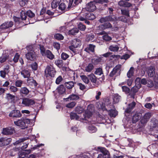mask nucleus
<instances>
[{
    "label": "nucleus",
    "instance_id": "obj_1",
    "mask_svg": "<svg viewBox=\"0 0 158 158\" xmlns=\"http://www.w3.org/2000/svg\"><path fill=\"white\" fill-rule=\"evenodd\" d=\"M35 44L29 45L27 47L28 52L26 54V57L28 60L31 61L35 60L36 58V55L34 51L36 48Z\"/></svg>",
    "mask_w": 158,
    "mask_h": 158
},
{
    "label": "nucleus",
    "instance_id": "obj_2",
    "mask_svg": "<svg viewBox=\"0 0 158 158\" xmlns=\"http://www.w3.org/2000/svg\"><path fill=\"white\" fill-rule=\"evenodd\" d=\"M35 14L31 10H29L25 12L23 11H22L21 12V17L22 20H25L26 19L27 16H28L30 18L29 19V23H33L36 22V20L33 18L35 16Z\"/></svg>",
    "mask_w": 158,
    "mask_h": 158
},
{
    "label": "nucleus",
    "instance_id": "obj_3",
    "mask_svg": "<svg viewBox=\"0 0 158 158\" xmlns=\"http://www.w3.org/2000/svg\"><path fill=\"white\" fill-rule=\"evenodd\" d=\"M135 105V102H132L131 103L129 104L128 107L125 110V117L123 119V121L126 124H127L128 123H131V118L130 117H127V116L128 114L131 112V110L134 108Z\"/></svg>",
    "mask_w": 158,
    "mask_h": 158
},
{
    "label": "nucleus",
    "instance_id": "obj_4",
    "mask_svg": "<svg viewBox=\"0 0 158 158\" xmlns=\"http://www.w3.org/2000/svg\"><path fill=\"white\" fill-rule=\"evenodd\" d=\"M35 103L34 100L29 98L25 97L22 99L21 104L23 106H31L34 105Z\"/></svg>",
    "mask_w": 158,
    "mask_h": 158
},
{
    "label": "nucleus",
    "instance_id": "obj_5",
    "mask_svg": "<svg viewBox=\"0 0 158 158\" xmlns=\"http://www.w3.org/2000/svg\"><path fill=\"white\" fill-rule=\"evenodd\" d=\"M45 74H47V76L53 77L56 73V71L52 65H48L47 66L45 71Z\"/></svg>",
    "mask_w": 158,
    "mask_h": 158
},
{
    "label": "nucleus",
    "instance_id": "obj_6",
    "mask_svg": "<svg viewBox=\"0 0 158 158\" xmlns=\"http://www.w3.org/2000/svg\"><path fill=\"white\" fill-rule=\"evenodd\" d=\"M121 65L118 64L117 65L110 73L109 76L110 77H113L115 76V77L119 76L120 74V68Z\"/></svg>",
    "mask_w": 158,
    "mask_h": 158
},
{
    "label": "nucleus",
    "instance_id": "obj_7",
    "mask_svg": "<svg viewBox=\"0 0 158 158\" xmlns=\"http://www.w3.org/2000/svg\"><path fill=\"white\" fill-rule=\"evenodd\" d=\"M117 20V18L113 15V16L112 17L111 16H108L101 18L99 19V22L102 23L106 22L109 21L115 22Z\"/></svg>",
    "mask_w": 158,
    "mask_h": 158
},
{
    "label": "nucleus",
    "instance_id": "obj_8",
    "mask_svg": "<svg viewBox=\"0 0 158 158\" xmlns=\"http://www.w3.org/2000/svg\"><path fill=\"white\" fill-rule=\"evenodd\" d=\"M96 9V6L94 2H90L86 5L85 9H83L82 11L86 10L88 11H93Z\"/></svg>",
    "mask_w": 158,
    "mask_h": 158
},
{
    "label": "nucleus",
    "instance_id": "obj_9",
    "mask_svg": "<svg viewBox=\"0 0 158 158\" xmlns=\"http://www.w3.org/2000/svg\"><path fill=\"white\" fill-rule=\"evenodd\" d=\"M155 68L152 66L149 67L148 68L147 73L149 77H154V79H156L157 75L155 73Z\"/></svg>",
    "mask_w": 158,
    "mask_h": 158
},
{
    "label": "nucleus",
    "instance_id": "obj_10",
    "mask_svg": "<svg viewBox=\"0 0 158 158\" xmlns=\"http://www.w3.org/2000/svg\"><path fill=\"white\" fill-rule=\"evenodd\" d=\"M96 150L98 152H100L102 153L103 154V155L105 156V158H110L109 153L106 148L102 147H99L97 148Z\"/></svg>",
    "mask_w": 158,
    "mask_h": 158
},
{
    "label": "nucleus",
    "instance_id": "obj_11",
    "mask_svg": "<svg viewBox=\"0 0 158 158\" xmlns=\"http://www.w3.org/2000/svg\"><path fill=\"white\" fill-rule=\"evenodd\" d=\"M9 116L10 117L13 118H19L22 116L20 111L18 110H12L9 113Z\"/></svg>",
    "mask_w": 158,
    "mask_h": 158
},
{
    "label": "nucleus",
    "instance_id": "obj_12",
    "mask_svg": "<svg viewBox=\"0 0 158 158\" xmlns=\"http://www.w3.org/2000/svg\"><path fill=\"white\" fill-rule=\"evenodd\" d=\"M15 131L13 127H8L3 128L2 133L5 135H11Z\"/></svg>",
    "mask_w": 158,
    "mask_h": 158
},
{
    "label": "nucleus",
    "instance_id": "obj_13",
    "mask_svg": "<svg viewBox=\"0 0 158 158\" xmlns=\"http://www.w3.org/2000/svg\"><path fill=\"white\" fill-rule=\"evenodd\" d=\"M13 25V23L12 21L5 22L0 26V29H5L11 27Z\"/></svg>",
    "mask_w": 158,
    "mask_h": 158
},
{
    "label": "nucleus",
    "instance_id": "obj_14",
    "mask_svg": "<svg viewBox=\"0 0 158 158\" xmlns=\"http://www.w3.org/2000/svg\"><path fill=\"white\" fill-rule=\"evenodd\" d=\"M14 124L17 126L21 127L23 128H27V126L25 125L23 119H20L17 121H14Z\"/></svg>",
    "mask_w": 158,
    "mask_h": 158
},
{
    "label": "nucleus",
    "instance_id": "obj_15",
    "mask_svg": "<svg viewBox=\"0 0 158 158\" xmlns=\"http://www.w3.org/2000/svg\"><path fill=\"white\" fill-rule=\"evenodd\" d=\"M151 115L152 114L150 113H146L141 119V123L143 124L146 123L149 120Z\"/></svg>",
    "mask_w": 158,
    "mask_h": 158
},
{
    "label": "nucleus",
    "instance_id": "obj_16",
    "mask_svg": "<svg viewBox=\"0 0 158 158\" xmlns=\"http://www.w3.org/2000/svg\"><path fill=\"white\" fill-rule=\"evenodd\" d=\"M9 69V65L6 66L4 69L3 70L0 71V76L3 78H5L6 75L8 74L10 71Z\"/></svg>",
    "mask_w": 158,
    "mask_h": 158
},
{
    "label": "nucleus",
    "instance_id": "obj_17",
    "mask_svg": "<svg viewBox=\"0 0 158 158\" xmlns=\"http://www.w3.org/2000/svg\"><path fill=\"white\" fill-rule=\"evenodd\" d=\"M93 105L92 104H90L88 106L87 109L88 111H86V116L84 118H85V117L89 118L92 115V111L93 110Z\"/></svg>",
    "mask_w": 158,
    "mask_h": 158
},
{
    "label": "nucleus",
    "instance_id": "obj_18",
    "mask_svg": "<svg viewBox=\"0 0 158 158\" xmlns=\"http://www.w3.org/2000/svg\"><path fill=\"white\" fill-rule=\"evenodd\" d=\"M112 27L111 24L109 22L104 23V24H101L98 27V29L102 30L110 28Z\"/></svg>",
    "mask_w": 158,
    "mask_h": 158
},
{
    "label": "nucleus",
    "instance_id": "obj_19",
    "mask_svg": "<svg viewBox=\"0 0 158 158\" xmlns=\"http://www.w3.org/2000/svg\"><path fill=\"white\" fill-rule=\"evenodd\" d=\"M154 81L155 82V84H154L153 82L151 81H148V86L149 87H152L154 86L156 88H158V77L156 79H155Z\"/></svg>",
    "mask_w": 158,
    "mask_h": 158
},
{
    "label": "nucleus",
    "instance_id": "obj_20",
    "mask_svg": "<svg viewBox=\"0 0 158 158\" xmlns=\"http://www.w3.org/2000/svg\"><path fill=\"white\" fill-rule=\"evenodd\" d=\"M71 44L74 47L77 48L80 47L81 45L80 40L77 39L73 40L71 42Z\"/></svg>",
    "mask_w": 158,
    "mask_h": 158
},
{
    "label": "nucleus",
    "instance_id": "obj_21",
    "mask_svg": "<svg viewBox=\"0 0 158 158\" xmlns=\"http://www.w3.org/2000/svg\"><path fill=\"white\" fill-rule=\"evenodd\" d=\"M21 75L24 78H28L30 76V73L27 69L23 70L21 72Z\"/></svg>",
    "mask_w": 158,
    "mask_h": 158
},
{
    "label": "nucleus",
    "instance_id": "obj_22",
    "mask_svg": "<svg viewBox=\"0 0 158 158\" xmlns=\"http://www.w3.org/2000/svg\"><path fill=\"white\" fill-rule=\"evenodd\" d=\"M142 114L140 113H137L133 116L132 119V122L133 123L136 122L142 116Z\"/></svg>",
    "mask_w": 158,
    "mask_h": 158
},
{
    "label": "nucleus",
    "instance_id": "obj_23",
    "mask_svg": "<svg viewBox=\"0 0 158 158\" xmlns=\"http://www.w3.org/2000/svg\"><path fill=\"white\" fill-rule=\"evenodd\" d=\"M99 34L101 35H103L102 36V39L105 41H109L112 40L111 37L107 34L105 33V31L102 32L100 33Z\"/></svg>",
    "mask_w": 158,
    "mask_h": 158
},
{
    "label": "nucleus",
    "instance_id": "obj_24",
    "mask_svg": "<svg viewBox=\"0 0 158 158\" xmlns=\"http://www.w3.org/2000/svg\"><path fill=\"white\" fill-rule=\"evenodd\" d=\"M79 98V97L78 95L76 94H72L69 95L68 98H64V100L66 101H68L69 99L73 101L77 100Z\"/></svg>",
    "mask_w": 158,
    "mask_h": 158
},
{
    "label": "nucleus",
    "instance_id": "obj_25",
    "mask_svg": "<svg viewBox=\"0 0 158 158\" xmlns=\"http://www.w3.org/2000/svg\"><path fill=\"white\" fill-rule=\"evenodd\" d=\"M108 110L110 111L109 114L111 117H115L118 114V112L114 107H113L112 109L110 110L109 109Z\"/></svg>",
    "mask_w": 158,
    "mask_h": 158
},
{
    "label": "nucleus",
    "instance_id": "obj_26",
    "mask_svg": "<svg viewBox=\"0 0 158 158\" xmlns=\"http://www.w3.org/2000/svg\"><path fill=\"white\" fill-rule=\"evenodd\" d=\"M57 91L60 94H62L65 93V89L62 85L59 86L56 89Z\"/></svg>",
    "mask_w": 158,
    "mask_h": 158
},
{
    "label": "nucleus",
    "instance_id": "obj_27",
    "mask_svg": "<svg viewBox=\"0 0 158 158\" xmlns=\"http://www.w3.org/2000/svg\"><path fill=\"white\" fill-rule=\"evenodd\" d=\"M31 152V151L30 150H23L19 154V156L21 158H24L27 154L30 153Z\"/></svg>",
    "mask_w": 158,
    "mask_h": 158
},
{
    "label": "nucleus",
    "instance_id": "obj_28",
    "mask_svg": "<svg viewBox=\"0 0 158 158\" xmlns=\"http://www.w3.org/2000/svg\"><path fill=\"white\" fill-rule=\"evenodd\" d=\"M29 93V90L26 87L21 88L20 89V93L21 94H24L27 95Z\"/></svg>",
    "mask_w": 158,
    "mask_h": 158
},
{
    "label": "nucleus",
    "instance_id": "obj_29",
    "mask_svg": "<svg viewBox=\"0 0 158 158\" xmlns=\"http://www.w3.org/2000/svg\"><path fill=\"white\" fill-rule=\"evenodd\" d=\"M85 18L90 20H92L94 19L96 17L94 14L90 12L85 13Z\"/></svg>",
    "mask_w": 158,
    "mask_h": 158
},
{
    "label": "nucleus",
    "instance_id": "obj_30",
    "mask_svg": "<svg viewBox=\"0 0 158 158\" xmlns=\"http://www.w3.org/2000/svg\"><path fill=\"white\" fill-rule=\"evenodd\" d=\"M94 67L91 63L89 64L85 67L84 71L87 72H90L93 70Z\"/></svg>",
    "mask_w": 158,
    "mask_h": 158
},
{
    "label": "nucleus",
    "instance_id": "obj_31",
    "mask_svg": "<svg viewBox=\"0 0 158 158\" xmlns=\"http://www.w3.org/2000/svg\"><path fill=\"white\" fill-rule=\"evenodd\" d=\"M95 47V46L92 44H89L88 47L85 48L84 50L88 53L94 52Z\"/></svg>",
    "mask_w": 158,
    "mask_h": 158
},
{
    "label": "nucleus",
    "instance_id": "obj_32",
    "mask_svg": "<svg viewBox=\"0 0 158 158\" xmlns=\"http://www.w3.org/2000/svg\"><path fill=\"white\" fill-rule=\"evenodd\" d=\"M88 131L90 133H93L97 131V128L94 125H90L87 127Z\"/></svg>",
    "mask_w": 158,
    "mask_h": 158
},
{
    "label": "nucleus",
    "instance_id": "obj_33",
    "mask_svg": "<svg viewBox=\"0 0 158 158\" xmlns=\"http://www.w3.org/2000/svg\"><path fill=\"white\" fill-rule=\"evenodd\" d=\"M70 118L72 119H75L76 120H78L81 121V119L79 118L76 113L71 112L70 114Z\"/></svg>",
    "mask_w": 158,
    "mask_h": 158
},
{
    "label": "nucleus",
    "instance_id": "obj_34",
    "mask_svg": "<svg viewBox=\"0 0 158 158\" xmlns=\"http://www.w3.org/2000/svg\"><path fill=\"white\" fill-rule=\"evenodd\" d=\"M45 56H46L47 58L51 60L53 59L54 57V55L49 50L46 51Z\"/></svg>",
    "mask_w": 158,
    "mask_h": 158
},
{
    "label": "nucleus",
    "instance_id": "obj_35",
    "mask_svg": "<svg viewBox=\"0 0 158 158\" xmlns=\"http://www.w3.org/2000/svg\"><path fill=\"white\" fill-rule=\"evenodd\" d=\"M11 140V139L10 138L6 139L2 138L0 139V142L2 143L4 145H7L9 144Z\"/></svg>",
    "mask_w": 158,
    "mask_h": 158
},
{
    "label": "nucleus",
    "instance_id": "obj_36",
    "mask_svg": "<svg viewBox=\"0 0 158 158\" xmlns=\"http://www.w3.org/2000/svg\"><path fill=\"white\" fill-rule=\"evenodd\" d=\"M134 69L133 67L130 68L127 73V76L128 77L130 78L134 75Z\"/></svg>",
    "mask_w": 158,
    "mask_h": 158
},
{
    "label": "nucleus",
    "instance_id": "obj_37",
    "mask_svg": "<svg viewBox=\"0 0 158 158\" xmlns=\"http://www.w3.org/2000/svg\"><path fill=\"white\" fill-rule=\"evenodd\" d=\"M25 139L24 138L22 139L19 140H18L16 141L15 143H14V144L15 145H16V147H15V148L17 149V148L18 147L19 148V145L21 146L22 145V143L25 140Z\"/></svg>",
    "mask_w": 158,
    "mask_h": 158
},
{
    "label": "nucleus",
    "instance_id": "obj_38",
    "mask_svg": "<svg viewBox=\"0 0 158 158\" xmlns=\"http://www.w3.org/2000/svg\"><path fill=\"white\" fill-rule=\"evenodd\" d=\"M61 0H53L52 3V7L55 8L59 5Z\"/></svg>",
    "mask_w": 158,
    "mask_h": 158
},
{
    "label": "nucleus",
    "instance_id": "obj_39",
    "mask_svg": "<svg viewBox=\"0 0 158 158\" xmlns=\"http://www.w3.org/2000/svg\"><path fill=\"white\" fill-rule=\"evenodd\" d=\"M88 77L92 83H96L97 78L96 76L93 74L92 73L88 75Z\"/></svg>",
    "mask_w": 158,
    "mask_h": 158
},
{
    "label": "nucleus",
    "instance_id": "obj_40",
    "mask_svg": "<svg viewBox=\"0 0 158 158\" xmlns=\"http://www.w3.org/2000/svg\"><path fill=\"white\" fill-rule=\"evenodd\" d=\"M6 99L10 102H12L15 99V96L10 94H6Z\"/></svg>",
    "mask_w": 158,
    "mask_h": 158
},
{
    "label": "nucleus",
    "instance_id": "obj_41",
    "mask_svg": "<svg viewBox=\"0 0 158 158\" xmlns=\"http://www.w3.org/2000/svg\"><path fill=\"white\" fill-rule=\"evenodd\" d=\"M36 45V48H40L41 51V53L42 55L43 56H45V50L43 46H41L40 45H37L36 44H35Z\"/></svg>",
    "mask_w": 158,
    "mask_h": 158
},
{
    "label": "nucleus",
    "instance_id": "obj_42",
    "mask_svg": "<svg viewBox=\"0 0 158 158\" xmlns=\"http://www.w3.org/2000/svg\"><path fill=\"white\" fill-rule=\"evenodd\" d=\"M79 32L78 29L76 28H74L70 30L69 31V34L74 35H75Z\"/></svg>",
    "mask_w": 158,
    "mask_h": 158
},
{
    "label": "nucleus",
    "instance_id": "obj_43",
    "mask_svg": "<svg viewBox=\"0 0 158 158\" xmlns=\"http://www.w3.org/2000/svg\"><path fill=\"white\" fill-rule=\"evenodd\" d=\"M78 3V0H74V1H73V0H70L68 8H70L72 4H73V6H74L77 5Z\"/></svg>",
    "mask_w": 158,
    "mask_h": 158
},
{
    "label": "nucleus",
    "instance_id": "obj_44",
    "mask_svg": "<svg viewBox=\"0 0 158 158\" xmlns=\"http://www.w3.org/2000/svg\"><path fill=\"white\" fill-rule=\"evenodd\" d=\"M27 81L28 83L31 84L35 87H36L37 85V84L36 81L32 78L28 79L27 80Z\"/></svg>",
    "mask_w": 158,
    "mask_h": 158
},
{
    "label": "nucleus",
    "instance_id": "obj_45",
    "mask_svg": "<svg viewBox=\"0 0 158 158\" xmlns=\"http://www.w3.org/2000/svg\"><path fill=\"white\" fill-rule=\"evenodd\" d=\"M65 85L67 88L69 89H71L74 86V84L73 81H69L66 82Z\"/></svg>",
    "mask_w": 158,
    "mask_h": 158
},
{
    "label": "nucleus",
    "instance_id": "obj_46",
    "mask_svg": "<svg viewBox=\"0 0 158 158\" xmlns=\"http://www.w3.org/2000/svg\"><path fill=\"white\" fill-rule=\"evenodd\" d=\"M8 54L6 55L3 54L0 57V62L1 63L4 62L6 61L8 57Z\"/></svg>",
    "mask_w": 158,
    "mask_h": 158
},
{
    "label": "nucleus",
    "instance_id": "obj_47",
    "mask_svg": "<svg viewBox=\"0 0 158 158\" xmlns=\"http://www.w3.org/2000/svg\"><path fill=\"white\" fill-rule=\"evenodd\" d=\"M109 49L112 52H116L118 50L119 47L116 45H111L109 48Z\"/></svg>",
    "mask_w": 158,
    "mask_h": 158
},
{
    "label": "nucleus",
    "instance_id": "obj_48",
    "mask_svg": "<svg viewBox=\"0 0 158 158\" xmlns=\"http://www.w3.org/2000/svg\"><path fill=\"white\" fill-rule=\"evenodd\" d=\"M75 111L78 114H80L84 111V109L80 106H77L75 108Z\"/></svg>",
    "mask_w": 158,
    "mask_h": 158
},
{
    "label": "nucleus",
    "instance_id": "obj_49",
    "mask_svg": "<svg viewBox=\"0 0 158 158\" xmlns=\"http://www.w3.org/2000/svg\"><path fill=\"white\" fill-rule=\"evenodd\" d=\"M120 99V97L118 94H115L113 98L114 102V103H118Z\"/></svg>",
    "mask_w": 158,
    "mask_h": 158
},
{
    "label": "nucleus",
    "instance_id": "obj_50",
    "mask_svg": "<svg viewBox=\"0 0 158 158\" xmlns=\"http://www.w3.org/2000/svg\"><path fill=\"white\" fill-rule=\"evenodd\" d=\"M28 146V144L26 143H22V145L19 147V148L17 147L18 150L20 151L22 150H23L26 148Z\"/></svg>",
    "mask_w": 158,
    "mask_h": 158
},
{
    "label": "nucleus",
    "instance_id": "obj_51",
    "mask_svg": "<svg viewBox=\"0 0 158 158\" xmlns=\"http://www.w3.org/2000/svg\"><path fill=\"white\" fill-rule=\"evenodd\" d=\"M95 74L98 75H101L103 74V71L102 68H99L96 69Z\"/></svg>",
    "mask_w": 158,
    "mask_h": 158
},
{
    "label": "nucleus",
    "instance_id": "obj_52",
    "mask_svg": "<svg viewBox=\"0 0 158 158\" xmlns=\"http://www.w3.org/2000/svg\"><path fill=\"white\" fill-rule=\"evenodd\" d=\"M81 77L83 81L86 84H88L89 82V80L86 76L82 75L81 76Z\"/></svg>",
    "mask_w": 158,
    "mask_h": 158
},
{
    "label": "nucleus",
    "instance_id": "obj_53",
    "mask_svg": "<svg viewBox=\"0 0 158 158\" xmlns=\"http://www.w3.org/2000/svg\"><path fill=\"white\" fill-rule=\"evenodd\" d=\"M78 27L79 29L82 31H84L86 29V26L81 23H80L78 25Z\"/></svg>",
    "mask_w": 158,
    "mask_h": 158
},
{
    "label": "nucleus",
    "instance_id": "obj_54",
    "mask_svg": "<svg viewBox=\"0 0 158 158\" xmlns=\"http://www.w3.org/2000/svg\"><path fill=\"white\" fill-rule=\"evenodd\" d=\"M54 37L56 39L59 40H62L64 38V36L62 35L59 33L56 34L54 35Z\"/></svg>",
    "mask_w": 158,
    "mask_h": 158
},
{
    "label": "nucleus",
    "instance_id": "obj_55",
    "mask_svg": "<svg viewBox=\"0 0 158 158\" xmlns=\"http://www.w3.org/2000/svg\"><path fill=\"white\" fill-rule=\"evenodd\" d=\"M23 83V81L21 80H18L15 82V85L17 87H21Z\"/></svg>",
    "mask_w": 158,
    "mask_h": 158
},
{
    "label": "nucleus",
    "instance_id": "obj_56",
    "mask_svg": "<svg viewBox=\"0 0 158 158\" xmlns=\"http://www.w3.org/2000/svg\"><path fill=\"white\" fill-rule=\"evenodd\" d=\"M141 79L139 77H137L136 78L135 82L136 85H138L137 87H141Z\"/></svg>",
    "mask_w": 158,
    "mask_h": 158
},
{
    "label": "nucleus",
    "instance_id": "obj_57",
    "mask_svg": "<svg viewBox=\"0 0 158 158\" xmlns=\"http://www.w3.org/2000/svg\"><path fill=\"white\" fill-rule=\"evenodd\" d=\"M76 102H72L70 103L67 104L66 106L68 108H72L74 107L76 104Z\"/></svg>",
    "mask_w": 158,
    "mask_h": 158
},
{
    "label": "nucleus",
    "instance_id": "obj_58",
    "mask_svg": "<svg viewBox=\"0 0 158 158\" xmlns=\"http://www.w3.org/2000/svg\"><path fill=\"white\" fill-rule=\"evenodd\" d=\"M19 151L18 150V149H16V148H14L13 149L11 150L9 152V154L11 156H15L17 153V151Z\"/></svg>",
    "mask_w": 158,
    "mask_h": 158
},
{
    "label": "nucleus",
    "instance_id": "obj_59",
    "mask_svg": "<svg viewBox=\"0 0 158 158\" xmlns=\"http://www.w3.org/2000/svg\"><path fill=\"white\" fill-rule=\"evenodd\" d=\"M23 120L25 125L26 124H32L31 123L33 121V120L32 119H30L28 118H23Z\"/></svg>",
    "mask_w": 158,
    "mask_h": 158
},
{
    "label": "nucleus",
    "instance_id": "obj_60",
    "mask_svg": "<svg viewBox=\"0 0 158 158\" xmlns=\"http://www.w3.org/2000/svg\"><path fill=\"white\" fill-rule=\"evenodd\" d=\"M10 89L11 92L14 93L18 90V89L15 86L11 85L10 87Z\"/></svg>",
    "mask_w": 158,
    "mask_h": 158
},
{
    "label": "nucleus",
    "instance_id": "obj_61",
    "mask_svg": "<svg viewBox=\"0 0 158 158\" xmlns=\"http://www.w3.org/2000/svg\"><path fill=\"white\" fill-rule=\"evenodd\" d=\"M94 36L93 34H92L87 35L86 36V40L87 41H92L94 38Z\"/></svg>",
    "mask_w": 158,
    "mask_h": 158
},
{
    "label": "nucleus",
    "instance_id": "obj_62",
    "mask_svg": "<svg viewBox=\"0 0 158 158\" xmlns=\"http://www.w3.org/2000/svg\"><path fill=\"white\" fill-rule=\"evenodd\" d=\"M122 88L123 90V91L125 92L126 94L130 92V89L126 86H122Z\"/></svg>",
    "mask_w": 158,
    "mask_h": 158
},
{
    "label": "nucleus",
    "instance_id": "obj_63",
    "mask_svg": "<svg viewBox=\"0 0 158 158\" xmlns=\"http://www.w3.org/2000/svg\"><path fill=\"white\" fill-rule=\"evenodd\" d=\"M65 8L66 5L64 2L61 3L59 6V8L61 10H64Z\"/></svg>",
    "mask_w": 158,
    "mask_h": 158
},
{
    "label": "nucleus",
    "instance_id": "obj_64",
    "mask_svg": "<svg viewBox=\"0 0 158 158\" xmlns=\"http://www.w3.org/2000/svg\"><path fill=\"white\" fill-rule=\"evenodd\" d=\"M69 57V55L63 52L61 54V57L62 59L64 60H66Z\"/></svg>",
    "mask_w": 158,
    "mask_h": 158
}]
</instances>
